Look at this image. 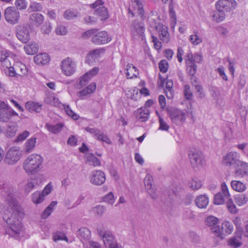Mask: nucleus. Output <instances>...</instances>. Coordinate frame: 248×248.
<instances>
[{"mask_svg":"<svg viewBox=\"0 0 248 248\" xmlns=\"http://www.w3.org/2000/svg\"><path fill=\"white\" fill-rule=\"evenodd\" d=\"M44 102L47 104L63 109L66 113L74 120L78 119V115L71 109L69 106L61 103L53 93L47 94L44 99Z\"/></svg>","mask_w":248,"mask_h":248,"instance_id":"obj_4","label":"nucleus"},{"mask_svg":"<svg viewBox=\"0 0 248 248\" xmlns=\"http://www.w3.org/2000/svg\"><path fill=\"white\" fill-rule=\"evenodd\" d=\"M234 199L235 203L239 206L245 205L248 202V197L244 194L236 195Z\"/></svg>","mask_w":248,"mask_h":248,"instance_id":"obj_49","label":"nucleus"},{"mask_svg":"<svg viewBox=\"0 0 248 248\" xmlns=\"http://www.w3.org/2000/svg\"><path fill=\"white\" fill-rule=\"evenodd\" d=\"M84 158L85 159V162L90 165H92L94 167L100 165V161L99 159L91 153H86Z\"/></svg>","mask_w":248,"mask_h":248,"instance_id":"obj_38","label":"nucleus"},{"mask_svg":"<svg viewBox=\"0 0 248 248\" xmlns=\"http://www.w3.org/2000/svg\"><path fill=\"white\" fill-rule=\"evenodd\" d=\"M78 238L83 244L84 248H88V243L90 241L91 232L86 227L81 228L78 230L77 233Z\"/></svg>","mask_w":248,"mask_h":248,"instance_id":"obj_22","label":"nucleus"},{"mask_svg":"<svg viewBox=\"0 0 248 248\" xmlns=\"http://www.w3.org/2000/svg\"><path fill=\"white\" fill-rule=\"evenodd\" d=\"M38 44L35 42H31L24 46V50L28 55H33L38 50Z\"/></svg>","mask_w":248,"mask_h":248,"instance_id":"obj_36","label":"nucleus"},{"mask_svg":"<svg viewBox=\"0 0 248 248\" xmlns=\"http://www.w3.org/2000/svg\"><path fill=\"white\" fill-rule=\"evenodd\" d=\"M44 159L38 154L28 155L23 162V169L28 175H32L39 171L42 167Z\"/></svg>","mask_w":248,"mask_h":248,"instance_id":"obj_2","label":"nucleus"},{"mask_svg":"<svg viewBox=\"0 0 248 248\" xmlns=\"http://www.w3.org/2000/svg\"><path fill=\"white\" fill-rule=\"evenodd\" d=\"M11 54L12 53H10V52L5 49L0 50V67L3 71H7L10 67L11 63L8 58L10 56L12 57Z\"/></svg>","mask_w":248,"mask_h":248,"instance_id":"obj_20","label":"nucleus"},{"mask_svg":"<svg viewBox=\"0 0 248 248\" xmlns=\"http://www.w3.org/2000/svg\"><path fill=\"white\" fill-rule=\"evenodd\" d=\"M110 41L111 37L105 31H97L92 38V42L97 45L105 44Z\"/></svg>","mask_w":248,"mask_h":248,"instance_id":"obj_21","label":"nucleus"},{"mask_svg":"<svg viewBox=\"0 0 248 248\" xmlns=\"http://www.w3.org/2000/svg\"><path fill=\"white\" fill-rule=\"evenodd\" d=\"M42 106L41 104L33 101H29L25 104L26 109L31 112H40L42 110Z\"/></svg>","mask_w":248,"mask_h":248,"instance_id":"obj_35","label":"nucleus"},{"mask_svg":"<svg viewBox=\"0 0 248 248\" xmlns=\"http://www.w3.org/2000/svg\"><path fill=\"white\" fill-rule=\"evenodd\" d=\"M211 16L213 21L219 23L225 19L226 15L223 11L217 9V11H214L211 13Z\"/></svg>","mask_w":248,"mask_h":248,"instance_id":"obj_43","label":"nucleus"},{"mask_svg":"<svg viewBox=\"0 0 248 248\" xmlns=\"http://www.w3.org/2000/svg\"><path fill=\"white\" fill-rule=\"evenodd\" d=\"M231 185L232 188L238 192H244L247 189L246 185L240 181L232 180L231 183Z\"/></svg>","mask_w":248,"mask_h":248,"instance_id":"obj_41","label":"nucleus"},{"mask_svg":"<svg viewBox=\"0 0 248 248\" xmlns=\"http://www.w3.org/2000/svg\"><path fill=\"white\" fill-rule=\"evenodd\" d=\"M226 199L221 193H217L215 195L214 202L217 205H221L224 203Z\"/></svg>","mask_w":248,"mask_h":248,"instance_id":"obj_60","label":"nucleus"},{"mask_svg":"<svg viewBox=\"0 0 248 248\" xmlns=\"http://www.w3.org/2000/svg\"><path fill=\"white\" fill-rule=\"evenodd\" d=\"M96 89V84L94 82L91 83L86 88L79 92V96H85L93 93Z\"/></svg>","mask_w":248,"mask_h":248,"instance_id":"obj_46","label":"nucleus"},{"mask_svg":"<svg viewBox=\"0 0 248 248\" xmlns=\"http://www.w3.org/2000/svg\"><path fill=\"white\" fill-rule=\"evenodd\" d=\"M221 190L222 194L223 197L226 199V200H228L231 198V194L229 192L228 187L226 184L225 183H222L221 185Z\"/></svg>","mask_w":248,"mask_h":248,"instance_id":"obj_61","label":"nucleus"},{"mask_svg":"<svg viewBox=\"0 0 248 248\" xmlns=\"http://www.w3.org/2000/svg\"><path fill=\"white\" fill-rule=\"evenodd\" d=\"M145 28L141 23L136 21H133L130 27V33L132 37L134 39H141L144 40Z\"/></svg>","mask_w":248,"mask_h":248,"instance_id":"obj_13","label":"nucleus"},{"mask_svg":"<svg viewBox=\"0 0 248 248\" xmlns=\"http://www.w3.org/2000/svg\"><path fill=\"white\" fill-rule=\"evenodd\" d=\"M205 222L207 226L212 228L218 224L219 219L216 217L209 216L206 218Z\"/></svg>","mask_w":248,"mask_h":248,"instance_id":"obj_51","label":"nucleus"},{"mask_svg":"<svg viewBox=\"0 0 248 248\" xmlns=\"http://www.w3.org/2000/svg\"><path fill=\"white\" fill-rule=\"evenodd\" d=\"M60 68L62 74L65 76L70 77L76 71L77 62L73 59L66 57L61 61Z\"/></svg>","mask_w":248,"mask_h":248,"instance_id":"obj_8","label":"nucleus"},{"mask_svg":"<svg viewBox=\"0 0 248 248\" xmlns=\"http://www.w3.org/2000/svg\"><path fill=\"white\" fill-rule=\"evenodd\" d=\"M16 124H15L13 125H8L6 131V135L7 137L14 136L16 132Z\"/></svg>","mask_w":248,"mask_h":248,"instance_id":"obj_64","label":"nucleus"},{"mask_svg":"<svg viewBox=\"0 0 248 248\" xmlns=\"http://www.w3.org/2000/svg\"><path fill=\"white\" fill-rule=\"evenodd\" d=\"M153 178L150 174H147L144 178L145 188L148 193L153 199L155 197V189L153 185Z\"/></svg>","mask_w":248,"mask_h":248,"instance_id":"obj_25","label":"nucleus"},{"mask_svg":"<svg viewBox=\"0 0 248 248\" xmlns=\"http://www.w3.org/2000/svg\"><path fill=\"white\" fill-rule=\"evenodd\" d=\"M31 201L35 205L42 203L46 198L42 194L40 191H36L31 195Z\"/></svg>","mask_w":248,"mask_h":248,"instance_id":"obj_39","label":"nucleus"},{"mask_svg":"<svg viewBox=\"0 0 248 248\" xmlns=\"http://www.w3.org/2000/svg\"><path fill=\"white\" fill-rule=\"evenodd\" d=\"M192 58L191 52H189L186 56L185 61L188 73L193 76L196 73L197 66L192 62Z\"/></svg>","mask_w":248,"mask_h":248,"instance_id":"obj_30","label":"nucleus"},{"mask_svg":"<svg viewBox=\"0 0 248 248\" xmlns=\"http://www.w3.org/2000/svg\"><path fill=\"white\" fill-rule=\"evenodd\" d=\"M31 27L28 24L18 25L16 27V37L23 43H27L30 39Z\"/></svg>","mask_w":248,"mask_h":248,"instance_id":"obj_12","label":"nucleus"},{"mask_svg":"<svg viewBox=\"0 0 248 248\" xmlns=\"http://www.w3.org/2000/svg\"><path fill=\"white\" fill-rule=\"evenodd\" d=\"M190 163L194 168H200L205 164L202 153L198 149H192L188 154Z\"/></svg>","mask_w":248,"mask_h":248,"instance_id":"obj_11","label":"nucleus"},{"mask_svg":"<svg viewBox=\"0 0 248 248\" xmlns=\"http://www.w3.org/2000/svg\"><path fill=\"white\" fill-rule=\"evenodd\" d=\"M129 15L134 16L136 14L142 17L143 16V9L140 0H131V4L128 8Z\"/></svg>","mask_w":248,"mask_h":248,"instance_id":"obj_19","label":"nucleus"},{"mask_svg":"<svg viewBox=\"0 0 248 248\" xmlns=\"http://www.w3.org/2000/svg\"><path fill=\"white\" fill-rule=\"evenodd\" d=\"M237 3L235 0H218L216 3L217 9L226 12L234 10L237 7Z\"/></svg>","mask_w":248,"mask_h":248,"instance_id":"obj_15","label":"nucleus"},{"mask_svg":"<svg viewBox=\"0 0 248 248\" xmlns=\"http://www.w3.org/2000/svg\"><path fill=\"white\" fill-rule=\"evenodd\" d=\"M211 95L217 105L221 106L224 104V96L219 88L213 87L211 90Z\"/></svg>","mask_w":248,"mask_h":248,"instance_id":"obj_28","label":"nucleus"},{"mask_svg":"<svg viewBox=\"0 0 248 248\" xmlns=\"http://www.w3.org/2000/svg\"><path fill=\"white\" fill-rule=\"evenodd\" d=\"M235 236H233L229 238L227 241V245L232 248H237L242 245L241 234L240 233H236Z\"/></svg>","mask_w":248,"mask_h":248,"instance_id":"obj_33","label":"nucleus"},{"mask_svg":"<svg viewBox=\"0 0 248 248\" xmlns=\"http://www.w3.org/2000/svg\"><path fill=\"white\" fill-rule=\"evenodd\" d=\"M19 117L16 112L7 103L0 101V122H8L13 118Z\"/></svg>","mask_w":248,"mask_h":248,"instance_id":"obj_9","label":"nucleus"},{"mask_svg":"<svg viewBox=\"0 0 248 248\" xmlns=\"http://www.w3.org/2000/svg\"><path fill=\"white\" fill-rule=\"evenodd\" d=\"M50 56L46 53H39L34 56L33 61L38 65H44L48 64L50 61Z\"/></svg>","mask_w":248,"mask_h":248,"instance_id":"obj_29","label":"nucleus"},{"mask_svg":"<svg viewBox=\"0 0 248 248\" xmlns=\"http://www.w3.org/2000/svg\"><path fill=\"white\" fill-rule=\"evenodd\" d=\"M212 233L216 237L223 239L224 238L221 226L217 225L216 226L211 228Z\"/></svg>","mask_w":248,"mask_h":248,"instance_id":"obj_54","label":"nucleus"},{"mask_svg":"<svg viewBox=\"0 0 248 248\" xmlns=\"http://www.w3.org/2000/svg\"><path fill=\"white\" fill-rule=\"evenodd\" d=\"M37 138L35 137H31L26 141L24 145V150L27 153L31 152L35 146Z\"/></svg>","mask_w":248,"mask_h":248,"instance_id":"obj_44","label":"nucleus"},{"mask_svg":"<svg viewBox=\"0 0 248 248\" xmlns=\"http://www.w3.org/2000/svg\"><path fill=\"white\" fill-rule=\"evenodd\" d=\"M195 94L197 98H202L205 97V93L202 86L197 84L195 85Z\"/></svg>","mask_w":248,"mask_h":248,"instance_id":"obj_62","label":"nucleus"},{"mask_svg":"<svg viewBox=\"0 0 248 248\" xmlns=\"http://www.w3.org/2000/svg\"><path fill=\"white\" fill-rule=\"evenodd\" d=\"M189 41L194 46H197L202 42V39L197 31H194L190 35Z\"/></svg>","mask_w":248,"mask_h":248,"instance_id":"obj_45","label":"nucleus"},{"mask_svg":"<svg viewBox=\"0 0 248 248\" xmlns=\"http://www.w3.org/2000/svg\"><path fill=\"white\" fill-rule=\"evenodd\" d=\"M6 20L12 24L17 23L19 19L20 14L14 7H9L5 10L4 13Z\"/></svg>","mask_w":248,"mask_h":248,"instance_id":"obj_16","label":"nucleus"},{"mask_svg":"<svg viewBox=\"0 0 248 248\" xmlns=\"http://www.w3.org/2000/svg\"><path fill=\"white\" fill-rule=\"evenodd\" d=\"M203 185L201 179L197 177L192 178L188 183L189 187L192 190H198L200 189Z\"/></svg>","mask_w":248,"mask_h":248,"instance_id":"obj_40","label":"nucleus"},{"mask_svg":"<svg viewBox=\"0 0 248 248\" xmlns=\"http://www.w3.org/2000/svg\"><path fill=\"white\" fill-rule=\"evenodd\" d=\"M115 198L113 192H109L102 198V201L108 204L112 205L115 202Z\"/></svg>","mask_w":248,"mask_h":248,"instance_id":"obj_53","label":"nucleus"},{"mask_svg":"<svg viewBox=\"0 0 248 248\" xmlns=\"http://www.w3.org/2000/svg\"><path fill=\"white\" fill-rule=\"evenodd\" d=\"M226 200V207L229 212L232 214H236L238 212V209L234 204L232 199L230 198Z\"/></svg>","mask_w":248,"mask_h":248,"instance_id":"obj_50","label":"nucleus"},{"mask_svg":"<svg viewBox=\"0 0 248 248\" xmlns=\"http://www.w3.org/2000/svg\"><path fill=\"white\" fill-rule=\"evenodd\" d=\"M156 113L159 117V127L158 128L159 130H163V131H168L170 126L159 115L158 111H156Z\"/></svg>","mask_w":248,"mask_h":248,"instance_id":"obj_55","label":"nucleus"},{"mask_svg":"<svg viewBox=\"0 0 248 248\" xmlns=\"http://www.w3.org/2000/svg\"><path fill=\"white\" fill-rule=\"evenodd\" d=\"M195 202L199 208H205L209 203V198L205 194L199 195L196 198Z\"/></svg>","mask_w":248,"mask_h":248,"instance_id":"obj_32","label":"nucleus"},{"mask_svg":"<svg viewBox=\"0 0 248 248\" xmlns=\"http://www.w3.org/2000/svg\"><path fill=\"white\" fill-rule=\"evenodd\" d=\"M221 227L224 238L225 236L232 234L234 230L232 223L228 220L223 221L221 223Z\"/></svg>","mask_w":248,"mask_h":248,"instance_id":"obj_34","label":"nucleus"},{"mask_svg":"<svg viewBox=\"0 0 248 248\" xmlns=\"http://www.w3.org/2000/svg\"><path fill=\"white\" fill-rule=\"evenodd\" d=\"M92 212L97 217H101L106 211V207L101 205H97L92 208Z\"/></svg>","mask_w":248,"mask_h":248,"instance_id":"obj_48","label":"nucleus"},{"mask_svg":"<svg viewBox=\"0 0 248 248\" xmlns=\"http://www.w3.org/2000/svg\"><path fill=\"white\" fill-rule=\"evenodd\" d=\"M96 231L106 247L113 246L114 244L116 243L112 232L109 230L106 229L104 225L100 224L97 225Z\"/></svg>","mask_w":248,"mask_h":248,"instance_id":"obj_7","label":"nucleus"},{"mask_svg":"<svg viewBox=\"0 0 248 248\" xmlns=\"http://www.w3.org/2000/svg\"><path fill=\"white\" fill-rule=\"evenodd\" d=\"M232 222L236 229V233L242 234L243 229L242 226V220L241 218L238 217H236L233 218Z\"/></svg>","mask_w":248,"mask_h":248,"instance_id":"obj_52","label":"nucleus"},{"mask_svg":"<svg viewBox=\"0 0 248 248\" xmlns=\"http://www.w3.org/2000/svg\"><path fill=\"white\" fill-rule=\"evenodd\" d=\"M90 182L95 186H101L106 181L104 172L100 170L92 171L89 176Z\"/></svg>","mask_w":248,"mask_h":248,"instance_id":"obj_17","label":"nucleus"},{"mask_svg":"<svg viewBox=\"0 0 248 248\" xmlns=\"http://www.w3.org/2000/svg\"><path fill=\"white\" fill-rule=\"evenodd\" d=\"M164 3L166 4L169 2V16L170 18V26L172 31H174L175 25L176 24V16L175 11L174 10L175 6V2L173 0H161Z\"/></svg>","mask_w":248,"mask_h":248,"instance_id":"obj_24","label":"nucleus"},{"mask_svg":"<svg viewBox=\"0 0 248 248\" xmlns=\"http://www.w3.org/2000/svg\"><path fill=\"white\" fill-rule=\"evenodd\" d=\"M21 155V152L19 147H12L6 153L4 162L8 165H15L20 160Z\"/></svg>","mask_w":248,"mask_h":248,"instance_id":"obj_10","label":"nucleus"},{"mask_svg":"<svg viewBox=\"0 0 248 248\" xmlns=\"http://www.w3.org/2000/svg\"><path fill=\"white\" fill-rule=\"evenodd\" d=\"M85 130L92 135V136L96 140L105 142L109 144H111V140L108 136L105 134L99 129L87 127L85 128Z\"/></svg>","mask_w":248,"mask_h":248,"instance_id":"obj_18","label":"nucleus"},{"mask_svg":"<svg viewBox=\"0 0 248 248\" xmlns=\"http://www.w3.org/2000/svg\"><path fill=\"white\" fill-rule=\"evenodd\" d=\"M53 185L52 182H49L44 188L43 190L41 191L42 194L46 198V196L49 195L53 189Z\"/></svg>","mask_w":248,"mask_h":248,"instance_id":"obj_63","label":"nucleus"},{"mask_svg":"<svg viewBox=\"0 0 248 248\" xmlns=\"http://www.w3.org/2000/svg\"><path fill=\"white\" fill-rule=\"evenodd\" d=\"M12 58L14 61L13 66H10L8 69V75L12 77H23L27 75L28 69L25 64L19 61L16 55L11 54Z\"/></svg>","mask_w":248,"mask_h":248,"instance_id":"obj_5","label":"nucleus"},{"mask_svg":"<svg viewBox=\"0 0 248 248\" xmlns=\"http://www.w3.org/2000/svg\"><path fill=\"white\" fill-rule=\"evenodd\" d=\"M104 52L102 49H95L90 51L86 57L85 62L90 65L92 64Z\"/></svg>","mask_w":248,"mask_h":248,"instance_id":"obj_26","label":"nucleus"},{"mask_svg":"<svg viewBox=\"0 0 248 248\" xmlns=\"http://www.w3.org/2000/svg\"><path fill=\"white\" fill-rule=\"evenodd\" d=\"M16 205L14 193H8L6 201L0 206V213L8 225L6 233L17 239L24 236L25 228L19 219L20 213L14 209Z\"/></svg>","mask_w":248,"mask_h":248,"instance_id":"obj_1","label":"nucleus"},{"mask_svg":"<svg viewBox=\"0 0 248 248\" xmlns=\"http://www.w3.org/2000/svg\"><path fill=\"white\" fill-rule=\"evenodd\" d=\"M102 0H97L92 5L93 8H96L97 6H101L95 10L94 14L99 16L101 20H103L107 19L108 17V14L107 8L102 6Z\"/></svg>","mask_w":248,"mask_h":248,"instance_id":"obj_23","label":"nucleus"},{"mask_svg":"<svg viewBox=\"0 0 248 248\" xmlns=\"http://www.w3.org/2000/svg\"><path fill=\"white\" fill-rule=\"evenodd\" d=\"M63 126V124L62 123L58 124L55 125L47 124L46 125V127L48 131L55 134L59 133L62 130Z\"/></svg>","mask_w":248,"mask_h":248,"instance_id":"obj_47","label":"nucleus"},{"mask_svg":"<svg viewBox=\"0 0 248 248\" xmlns=\"http://www.w3.org/2000/svg\"><path fill=\"white\" fill-rule=\"evenodd\" d=\"M192 105L188 102L186 105V108L184 110L178 108H172L169 110L170 118L173 124L181 126L186 122L187 114L192 115L193 113Z\"/></svg>","mask_w":248,"mask_h":248,"instance_id":"obj_3","label":"nucleus"},{"mask_svg":"<svg viewBox=\"0 0 248 248\" xmlns=\"http://www.w3.org/2000/svg\"><path fill=\"white\" fill-rule=\"evenodd\" d=\"M149 24L151 28L155 29L158 32L159 39L164 43H168L170 41V34L167 26L158 23L153 17L148 19Z\"/></svg>","mask_w":248,"mask_h":248,"instance_id":"obj_6","label":"nucleus"},{"mask_svg":"<svg viewBox=\"0 0 248 248\" xmlns=\"http://www.w3.org/2000/svg\"><path fill=\"white\" fill-rule=\"evenodd\" d=\"M135 115L138 120L141 122H145L149 118V110L146 107H141L135 111Z\"/></svg>","mask_w":248,"mask_h":248,"instance_id":"obj_31","label":"nucleus"},{"mask_svg":"<svg viewBox=\"0 0 248 248\" xmlns=\"http://www.w3.org/2000/svg\"><path fill=\"white\" fill-rule=\"evenodd\" d=\"M235 167L234 173L236 176L241 177L248 176V163L240 160Z\"/></svg>","mask_w":248,"mask_h":248,"instance_id":"obj_27","label":"nucleus"},{"mask_svg":"<svg viewBox=\"0 0 248 248\" xmlns=\"http://www.w3.org/2000/svg\"><path fill=\"white\" fill-rule=\"evenodd\" d=\"M126 75L127 78H132L137 77L139 75V71L133 64L128 63L126 67Z\"/></svg>","mask_w":248,"mask_h":248,"instance_id":"obj_42","label":"nucleus"},{"mask_svg":"<svg viewBox=\"0 0 248 248\" xmlns=\"http://www.w3.org/2000/svg\"><path fill=\"white\" fill-rule=\"evenodd\" d=\"M240 155L235 152H230L224 155L222 159L221 164L225 167H236L240 162Z\"/></svg>","mask_w":248,"mask_h":248,"instance_id":"obj_14","label":"nucleus"},{"mask_svg":"<svg viewBox=\"0 0 248 248\" xmlns=\"http://www.w3.org/2000/svg\"><path fill=\"white\" fill-rule=\"evenodd\" d=\"M77 16V13L70 9L66 10L63 13V17L66 20H72Z\"/></svg>","mask_w":248,"mask_h":248,"instance_id":"obj_57","label":"nucleus"},{"mask_svg":"<svg viewBox=\"0 0 248 248\" xmlns=\"http://www.w3.org/2000/svg\"><path fill=\"white\" fill-rule=\"evenodd\" d=\"M29 19L31 23L38 27L44 22V17L40 14L34 13L30 16Z\"/></svg>","mask_w":248,"mask_h":248,"instance_id":"obj_37","label":"nucleus"},{"mask_svg":"<svg viewBox=\"0 0 248 248\" xmlns=\"http://www.w3.org/2000/svg\"><path fill=\"white\" fill-rule=\"evenodd\" d=\"M53 240L56 242L59 240H64L68 242V238L62 232H58L54 233L53 235Z\"/></svg>","mask_w":248,"mask_h":248,"instance_id":"obj_58","label":"nucleus"},{"mask_svg":"<svg viewBox=\"0 0 248 248\" xmlns=\"http://www.w3.org/2000/svg\"><path fill=\"white\" fill-rule=\"evenodd\" d=\"M43 9L42 5L39 2H32L29 5L28 10L29 12H39Z\"/></svg>","mask_w":248,"mask_h":248,"instance_id":"obj_56","label":"nucleus"},{"mask_svg":"<svg viewBox=\"0 0 248 248\" xmlns=\"http://www.w3.org/2000/svg\"><path fill=\"white\" fill-rule=\"evenodd\" d=\"M55 31L56 34L58 35H65L68 32L67 27L62 25H58Z\"/></svg>","mask_w":248,"mask_h":248,"instance_id":"obj_59","label":"nucleus"}]
</instances>
